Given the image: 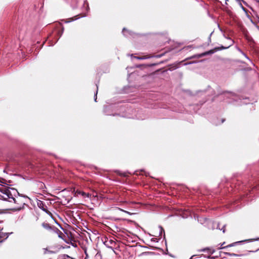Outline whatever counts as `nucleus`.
I'll list each match as a JSON object with an SVG mask.
<instances>
[{
    "mask_svg": "<svg viewBox=\"0 0 259 259\" xmlns=\"http://www.w3.org/2000/svg\"><path fill=\"white\" fill-rule=\"evenodd\" d=\"M0 199L10 203L12 206L10 209L16 211L24 208L26 197L19 195L15 189L0 185Z\"/></svg>",
    "mask_w": 259,
    "mask_h": 259,
    "instance_id": "nucleus-1",
    "label": "nucleus"
},
{
    "mask_svg": "<svg viewBox=\"0 0 259 259\" xmlns=\"http://www.w3.org/2000/svg\"><path fill=\"white\" fill-rule=\"evenodd\" d=\"M227 48H228V47H223V46L221 47L215 48L214 49H212V50H209L208 51L204 52L203 53H201V54H198V55L195 56V57L198 58H201V57H202L206 56V55L212 54H213L214 52H215L217 51L221 50H222V49H227Z\"/></svg>",
    "mask_w": 259,
    "mask_h": 259,
    "instance_id": "nucleus-2",
    "label": "nucleus"
},
{
    "mask_svg": "<svg viewBox=\"0 0 259 259\" xmlns=\"http://www.w3.org/2000/svg\"><path fill=\"white\" fill-rule=\"evenodd\" d=\"M41 226L46 230L53 232L54 229L56 227L51 226L50 224L46 222H43L41 224Z\"/></svg>",
    "mask_w": 259,
    "mask_h": 259,
    "instance_id": "nucleus-3",
    "label": "nucleus"
},
{
    "mask_svg": "<svg viewBox=\"0 0 259 259\" xmlns=\"http://www.w3.org/2000/svg\"><path fill=\"white\" fill-rule=\"evenodd\" d=\"M37 205L40 208H41L48 214H52L51 212L47 209V206L42 201H39V202H37Z\"/></svg>",
    "mask_w": 259,
    "mask_h": 259,
    "instance_id": "nucleus-4",
    "label": "nucleus"
},
{
    "mask_svg": "<svg viewBox=\"0 0 259 259\" xmlns=\"http://www.w3.org/2000/svg\"><path fill=\"white\" fill-rule=\"evenodd\" d=\"M113 241L111 238H108L107 237H105L104 241V243L107 247L112 248L111 245L113 244Z\"/></svg>",
    "mask_w": 259,
    "mask_h": 259,
    "instance_id": "nucleus-5",
    "label": "nucleus"
},
{
    "mask_svg": "<svg viewBox=\"0 0 259 259\" xmlns=\"http://www.w3.org/2000/svg\"><path fill=\"white\" fill-rule=\"evenodd\" d=\"M76 194L77 195H80L84 197H90L91 196V194L89 193H85L81 190H77L76 191Z\"/></svg>",
    "mask_w": 259,
    "mask_h": 259,
    "instance_id": "nucleus-6",
    "label": "nucleus"
},
{
    "mask_svg": "<svg viewBox=\"0 0 259 259\" xmlns=\"http://www.w3.org/2000/svg\"><path fill=\"white\" fill-rule=\"evenodd\" d=\"M53 233L57 234L58 237L62 239H63V236H64L63 233L56 227L54 229V231Z\"/></svg>",
    "mask_w": 259,
    "mask_h": 259,
    "instance_id": "nucleus-7",
    "label": "nucleus"
},
{
    "mask_svg": "<svg viewBox=\"0 0 259 259\" xmlns=\"http://www.w3.org/2000/svg\"><path fill=\"white\" fill-rule=\"evenodd\" d=\"M8 235L6 233L0 232V242H3L5 239H7Z\"/></svg>",
    "mask_w": 259,
    "mask_h": 259,
    "instance_id": "nucleus-8",
    "label": "nucleus"
},
{
    "mask_svg": "<svg viewBox=\"0 0 259 259\" xmlns=\"http://www.w3.org/2000/svg\"><path fill=\"white\" fill-rule=\"evenodd\" d=\"M114 211H121L123 212H125V213H128L127 211H124L121 209H120L119 207H116V206H114Z\"/></svg>",
    "mask_w": 259,
    "mask_h": 259,
    "instance_id": "nucleus-9",
    "label": "nucleus"
},
{
    "mask_svg": "<svg viewBox=\"0 0 259 259\" xmlns=\"http://www.w3.org/2000/svg\"><path fill=\"white\" fill-rule=\"evenodd\" d=\"M225 226H226V225H224L222 229H220L219 226V224H218L217 228L219 229L220 230H223V232L225 233Z\"/></svg>",
    "mask_w": 259,
    "mask_h": 259,
    "instance_id": "nucleus-10",
    "label": "nucleus"
},
{
    "mask_svg": "<svg viewBox=\"0 0 259 259\" xmlns=\"http://www.w3.org/2000/svg\"><path fill=\"white\" fill-rule=\"evenodd\" d=\"M114 253L116 254V257H120V255H118V253L116 252H115L114 251ZM115 258V257H114V259Z\"/></svg>",
    "mask_w": 259,
    "mask_h": 259,
    "instance_id": "nucleus-11",
    "label": "nucleus"
},
{
    "mask_svg": "<svg viewBox=\"0 0 259 259\" xmlns=\"http://www.w3.org/2000/svg\"><path fill=\"white\" fill-rule=\"evenodd\" d=\"M232 255L233 256H241V255L237 254H235V253L232 254Z\"/></svg>",
    "mask_w": 259,
    "mask_h": 259,
    "instance_id": "nucleus-12",
    "label": "nucleus"
},
{
    "mask_svg": "<svg viewBox=\"0 0 259 259\" xmlns=\"http://www.w3.org/2000/svg\"><path fill=\"white\" fill-rule=\"evenodd\" d=\"M97 91L96 92V94L95 97V102H97Z\"/></svg>",
    "mask_w": 259,
    "mask_h": 259,
    "instance_id": "nucleus-13",
    "label": "nucleus"
},
{
    "mask_svg": "<svg viewBox=\"0 0 259 259\" xmlns=\"http://www.w3.org/2000/svg\"><path fill=\"white\" fill-rule=\"evenodd\" d=\"M136 58L138 59H144V58H143V57H136Z\"/></svg>",
    "mask_w": 259,
    "mask_h": 259,
    "instance_id": "nucleus-14",
    "label": "nucleus"
},
{
    "mask_svg": "<svg viewBox=\"0 0 259 259\" xmlns=\"http://www.w3.org/2000/svg\"><path fill=\"white\" fill-rule=\"evenodd\" d=\"M208 249H209L208 248H204V249H202V251H205L206 250H208Z\"/></svg>",
    "mask_w": 259,
    "mask_h": 259,
    "instance_id": "nucleus-15",
    "label": "nucleus"
},
{
    "mask_svg": "<svg viewBox=\"0 0 259 259\" xmlns=\"http://www.w3.org/2000/svg\"><path fill=\"white\" fill-rule=\"evenodd\" d=\"M225 4H226V5H227V2L228 1V0H225Z\"/></svg>",
    "mask_w": 259,
    "mask_h": 259,
    "instance_id": "nucleus-16",
    "label": "nucleus"
},
{
    "mask_svg": "<svg viewBox=\"0 0 259 259\" xmlns=\"http://www.w3.org/2000/svg\"><path fill=\"white\" fill-rule=\"evenodd\" d=\"M225 119H222L221 123H223Z\"/></svg>",
    "mask_w": 259,
    "mask_h": 259,
    "instance_id": "nucleus-17",
    "label": "nucleus"
},
{
    "mask_svg": "<svg viewBox=\"0 0 259 259\" xmlns=\"http://www.w3.org/2000/svg\"><path fill=\"white\" fill-rule=\"evenodd\" d=\"M114 247H115L116 244H115V241L114 242Z\"/></svg>",
    "mask_w": 259,
    "mask_h": 259,
    "instance_id": "nucleus-18",
    "label": "nucleus"
},
{
    "mask_svg": "<svg viewBox=\"0 0 259 259\" xmlns=\"http://www.w3.org/2000/svg\"><path fill=\"white\" fill-rule=\"evenodd\" d=\"M116 229L117 231H118V228L116 227Z\"/></svg>",
    "mask_w": 259,
    "mask_h": 259,
    "instance_id": "nucleus-19",
    "label": "nucleus"
},
{
    "mask_svg": "<svg viewBox=\"0 0 259 259\" xmlns=\"http://www.w3.org/2000/svg\"><path fill=\"white\" fill-rule=\"evenodd\" d=\"M193 256H191L190 259H192Z\"/></svg>",
    "mask_w": 259,
    "mask_h": 259,
    "instance_id": "nucleus-20",
    "label": "nucleus"
},
{
    "mask_svg": "<svg viewBox=\"0 0 259 259\" xmlns=\"http://www.w3.org/2000/svg\"><path fill=\"white\" fill-rule=\"evenodd\" d=\"M258 239H259V238H258V239H255V240H258Z\"/></svg>",
    "mask_w": 259,
    "mask_h": 259,
    "instance_id": "nucleus-21",
    "label": "nucleus"
}]
</instances>
